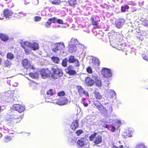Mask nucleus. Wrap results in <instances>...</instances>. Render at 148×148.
Here are the masks:
<instances>
[{
  "label": "nucleus",
  "mask_w": 148,
  "mask_h": 148,
  "mask_svg": "<svg viewBox=\"0 0 148 148\" xmlns=\"http://www.w3.org/2000/svg\"><path fill=\"white\" fill-rule=\"evenodd\" d=\"M11 115L13 118L7 117L6 119L7 124L9 126H12L19 122L22 119L23 115L17 113L15 112H11Z\"/></svg>",
  "instance_id": "nucleus-1"
},
{
  "label": "nucleus",
  "mask_w": 148,
  "mask_h": 148,
  "mask_svg": "<svg viewBox=\"0 0 148 148\" xmlns=\"http://www.w3.org/2000/svg\"><path fill=\"white\" fill-rule=\"evenodd\" d=\"M51 77L54 79L60 78L63 74L61 69L56 66H53L51 68Z\"/></svg>",
  "instance_id": "nucleus-2"
},
{
  "label": "nucleus",
  "mask_w": 148,
  "mask_h": 148,
  "mask_svg": "<svg viewBox=\"0 0 148 148\" xmlns=\"http://www.w3.org/2000/svg\"><path fill=\"white\" fill-rule=\"evenodd\" d=\"M110 44L112 47L118 50H124V46L123 45L121 44L119 41H112L110 42Z\"/></svg>",
  "instance_id": "nucleus-3"
},
{
  "label": "nucleus",
  "mask_w": 148,
  "mask_h": 148,
  "mask_svg": "<svg viewBox=\"0 0 148 148\" xmlns=\"http://www.w3.org/2000/svg\"><path fill=\"white\" fill-rule=\"evenodd\" d=\"M90 21L91 22L92 25L94 26L92 30L93 32L94 29H100L101 28V27L99 25L98 21L96 20V17L95 16H92L90 18Z\"/></svg>",
  "instance_id": "nucleus-4"
},
{
  "label": "nucleus",
  "mask_w": 148,
  "mask_h": 148,
  "mask_svg": "<svg viewBox=\"0 0 148 148\" xmlns=\"http://www.w3.org/2000/svg\"><path fill=\"white\" fill-rule=\"evenodd\" d=\"M101 73L103 76L107 78L111 77L112 75L111 70L106 68L102 69Z\"/></svg>",
  "instance_id": "nucleus-5"
},
{
  "label": "nucleus",
  "mask_w": 148,
  "mask_h": 148,
  "mask_svg": "<svg viewBox=\"0 0 148 148\" xmlns=\"http://www.w3.org/2000/svg\"><path fill=\"white\" fill-rule=\"evenodd\" d=\"M51 71L48 69H42L40 71V74L42 78H46L48 77H51Z\"/></svg>",
  "instance_id": "nucleus-6"
},
{
  "label": "nucleus",
  "mask_w": 148,
  "mask_h": 148,
  "mask_svg": "<svg viewBox=\"0 0 148 148\" xmlns=\"http://www.w3.org/2000/svg\"><path fill=\"white\" fill-rule=\"evenodd\" d=\"M73 69V65H69L65 70L66 73L70 75H74L76 74L77 72L75 70Z\"/></svg>",
  "instance_id": "nucleus-7"
},
{
  "label": "nucleus",
  "mask_w": 148,
  "mask_h": 148,
  "mask_svg": "<svg viewBox=\"0 0 148 148\" xmlns=\"http://www.w3.org/2000/svg\"><path fill=\"white\" fill-rule=\"evenodd\" d=\"M69 63H73L75 62V66L78 67L80 65V63L78 59H76L75 57L73 55H71L69 56L68 60Z\"/></svg>",
  "instance_id": "nucleus-8"
},
{
  "label": "nucleus",
  "mask_w": 148,
  "mask_h": 148,
  "mask_svg": "<svg viewBox=\"0 0 148 148\" xmlns=\"http://www.w3.org/2000/svg\"><path fill=\"white\" fill-rule=\"evenodd\" d=\"M3 15L6 18H10L12 17L13 13L9 9H5L3 12Z\"/></svg>",
  "instance_id": "nucleus-9"
},
{
  "label": "nucleus",
  "mask_w": 148,
  "mask_h": 148,
  "mask_svg": "<svg viewBox=\"0 0 148 148\" xmlns=\"http://www.w3.org/2000/svg\"><path fill=\"white\" fill-rule=\"evenodd\" d=\"M13 108L15 110L17 111L18 112H16L17 113H19L20 114H21V113L23 112L25 110V108L23 106L18 104H16L14 105ZM13 112H15V111H13Z\"/></svg>",
  "instance_id": "nucleus-10"
},
{
  "label": "nucleus",
  "mask_w": 148,
  "mask_h": 148,
  "mask_svg": "<svg viewBox=\"0 0 148 148\" xmlns=\"http://www.w3.org/2000/svg\"><path fill=\"white\" fill-rule=\"evenodd\" d=\"M77 88L78 90V93L81 96L82 95L84 94L86 97H89L88 92L87 91H85L81 86H77Z\"/></svg>",
  "instance_id": "nucleus-11"
},
{
  "label": "nucleus",
  "mask_w": 148,
  "mask_h": 148,
  "mask_svg": "<svg viewBox=\"0 0 148 148\" xmlns=\"http://www.w3.org/2000/svg\"><path fill=\"white\" fill-rule=\"evenodd\" d=\"M68 101L66 97H61L57 99L56 103L59 105H63L67 104Z\"/></svg>",
  "instance_id": "nucleus-12"
},
{
  "label": "nucleus",
  "mask_w": 148,
  "mask_h": 148,
  "mask_svg": "<svg viewBox=\"0 0 148 148\" xmlns=\"http://www.w3.org/2000/svg\"><path fill=\"white\" fill-rule=\"evenodd\" d=\"M21 46L24 49L25 53L27 54L29 53L28 49L27 48L29 46L30 43L26 41L22 42L21 44Z\"/></svg>",
  "instance_id": "nucleus-13"
},
{
  "label": "nucleus",
  "mask_w": 148,
  "mask_h": 148,
  "mask_svg": "<svg viewBox=\"0 0 148 148\" xmlns=\"http://www.w3.org/2000/svg\"><path fill=\"white\" fill-rule=\"evenodd\" d=\"M85 82L87 86H92L95 83L94 80L88 76L85 78Z\"/></svg>",
  "instance_id": "nucleus-14"
},
{
  "label": "nucleus",
  "mask_w": 148,
  "mask_h": 148,
  "mask_svg": "<svg viewBox=\"0 0 148 148\" xmlns=\"http://www.w3.org/2000/svg\"><path fill=\"white\" fill-rule=\"evenodd\" d=\"M12 65V63L9 60L7 59L4 61L3 64L2 66L3 69H9Z\"/></svg>",
  "instance_id": "nucleus-15"
},
{
  "label": "nucleus",
  "mask_w": 148,
  "mask_h": 148,
  "mask_svg": "<svg viewBox=\"0 0 148 148\" xmlns=\"http://www.w3.org/2000/svg\"><path fill=\"white\" fill-rule=\"evenodd\" d=\"M78 120L73 121L70 125V128L74 131L79 127Z\"/></svg>",
  "instance_id": "nucleus-16"
},
{
  "label": "nucleus",
  "mask_w": 148,
  "mask_h": 148,
  "mask_svg": "<svg viewBox=\"0 0 148 148\" xmlns=\"http://www.w3.org/2000/svg\"><path fill=\"white\" fill-rule=\"evenodd\" d=\"M22 64L25 68L28 69L31 66L30 63L27 59H23L22 62Z\"/></svg>",
  "instance_id": "nucleus-17"
},
{
  "label": "nucleus",
  "mask_w": 148,
  "mask_h": 148,
  "mask_svg": "<svg viewBox=\"0 0 148 148\" xmlns=\"http://www.w3.org/2000/svg\"><path fill=\"white\" fill-rule=\"evenodd\" d=\"M0 38L1 40L4 42H6L9 39L8 35L5 34L0 33Z\"/></svg>",
  "instance_id": "nucleus-18"
},
{
  "label": "nucleus",
  "mask_w": 148,
  "mask_h": 148,
  "mask_svg": "<svg viewBox=\"0 0 148 148\" xmlns=\"http://www.w3.org/2000/svg\"><path fill=\"white\" fill-rule=\"evenodd\" d=\"M102 141V137L101 136L99 135L95 138L94 143L95 145H97L100 143Z\"/></svg>",
  "instance_id": "nucleus-19"
},
{
  "label": "nucleus",
  "mask_w": 148,
  "mask_h": 148,
  "mask_svg": "<svg viewBox=\"0 0 148 148\" xmlns=\"http://www.w3.org/2000/svg\"><path fill=\"white\" fill-rule=\"evenodd\" d=\"M69 51L72 53L76 52V47L75 45L74 44L70 45H69Z\"/></svg>",
  "instance_id": "nucleus-20"
},
{
  "label": "nucleus",
  "mask_w": 148,
  "mask_h": 148,
  "mask_svg": "<svg viewBox=\"0 0 148 148\" xmlns=\"http://www.w3.org/2000/svg\"><path fill=\"white\" fill-rule=\"evenodd\" d=\"M55 45L59 50H62L65 47L64 43L61 42L56 43Z\"/></svg>",
  "instance_id": "nucleus-21"
},
{
  "label": "nucleus",
  "mask_w": 148,
  "mask_h": 148,
  "mask_svg": "<svg viewBox=\"0 0 148 148\" xmlns=\"http://www.w3.org/2000/svg\"><path fill=\"white\" fill-rule=\"evenodd\" d=\"M97 108L101 114H104L107 112L106 109L101 104L99 105Z\"/></svg>",
  "instance_id": "nucleus-22"
},
{
  "label": "nucleus",
  "mask_w": 148,
  "mask_h": 148,
  "mask_svg": "<svg viewBox=\"0 0 148 148\" xmlns=\"http://www.w3.org/2000/svg\"><path fill=\"white\" fill-rule=\"evenodd\" d=\"M29 47L34 50H36L39 48L38 45L36 43L30 44Z\"/></svg>",
  "instance_id": "nucleus-23"
},
{
  "label": "nucleus",
  "mask_w": 148,
  "mask_h": 148,
  "mask_svg": "<svg viewBox=\"0 0 148 148\" xmlns=\"http://www.w3.org/2000/svg\"><path fill=\"white\" fill-rule=\"evenodd\" d=\"M93 94L96 99L99 100L102 98V95L99 92H93Z\"/></svg>",
  "instance_id": "nucleus-24"
},
{
  "label": "nucleus",
  "mask_w": 148,
  "mask_h": 148,
  "mask_svg": "<svg viewBox=\"0 0 148 148\" xmlns=\"http://www.w3.org/2000/svg\"><path fill=\"white\" fill-rule=\"evenodd\" d=\"M52 61L55 63L58 64L60 61V59L57 57L53 56L51 58Z\"/></svg>",
  "instance_id": "nucleus-25"
},
{
  "label": "nucleus",
  "mask_w": 148,
  "mask_h": 148,
  "mask_svg": "<svg viewBox=\"0 0 148 148\" xmlns=\"http://www.w3.org/2000/svg\"><path fill=\"white\" fill-rule=\"evenodd\" d=\"M51 3L54 5H59L61 3V0H49Z\"/></svg>",
  "instance_id": "nucleus-26"
},
{
  "label": "nucleus",
  "mask_w": 148,
  "mask_h": 148,
  "mask_svg": "<svg viewBox=\"0 0 148 148\" xmlns=\"http://www.w3.org/2000/svg\"><path fill=\"white\" fill-rule=\"evenodd\" d=\"M116 27L119 28H120L123 25V23L121 20H118L116 23Z\"/></svg>",
  "instance_id": "nucleus-27"
},
{
  "label": "nucleus",
  "mask_w": 148,
  "mask_h": 148,
  "mask_svg": "<svg viewBox=\"0 0 148 148\" xmlns=\"http://www.w3.org/2000/svg\"><path fill=\"white\" fill-rule=\"evenodd\" d=\"M6 57L7 59L11 60H13L14 58V56L13 54L10 52L7 53Z\"/></svg>",
  "instance_id": "nucleus-28"
},
{
  "label": "nucleus",
  "mask_w": 148,
  "mask_h": 148,
  "mask_svg": "<svg viewBox=\"0 0 148 148\" xmlns=\"http://www.w3.org/2000/svg\"><path fill=\"white\" fill-rule=\"evenodd\" d=\"M68 2L71 6H74L76 3V0H69Z\"/></svg>",
  "instance_id": "nucleus-29"
},
{
  "label": "nucleus",
  "mask_w": 148,
  "mask_h": 148,
  "mask_svg": "<svg viewBox=\"0 0 148 148\" xmlns=\"http://www.w3.org/2000/svg\"><path fill=\"white\" fill-rule=\"evenodd\" d=\"M54 94L55 92L52 89H49L46 92L47 95H50L51 96H53L54 95Z\"/></svg>",
  "instance_id": "nucleus-30"
},
{
  "label": "nucleus",
  "mask_w": 148,
  "mask_h": 148,
  "mask_svg": "<svg viewBox=\"0 0 148 148\" xmlns=\"http://www.w3.org/2000/svg\"><path fill=\"white\" fill-rule=\"evenodd\" d=\"M68 62V60L67 58H64L62 60V64L63 66L65 67L67 66V63Z\"/></svg>",
  "instance_id": "nucleus-31"
},
{
  "label": "nucleus",
  "mask_w": 148,
  "mask_h": 148,
  "mask_svg": "<svg viewBox=\"0 0 148 148\" xmlns=\"http://www.w3.org/2000/svg\"><path fill=\"white\" fill-rule=\"evenodd\" d=\"M12 137L11 136H6L4 137V141L5 142H7L11 141Z\"/></svg>",
  "instance_id": "nucleus-32"
},
{
  "label": "nucleus",
  "mask_w": 148,
  "mask_h": 148,
  "mask_svg": "<svg viewBox=\"0 0 148 148\" xmlns=\"http://www.w3.org/2000/svg\"><path fill=\"white\" fill-rule=\"evenodd\" d=\"M129 7V6L127 5H125L124 6H123L121 7V11L122 12H124L125 11L126 9H128Z\"/></svg>",
  "instance_id": "nucleus-33"
},
{
  "label": "nucleus",
  "mask_w": 148,
  "mask_h": 148,
  "mask_svg": "<svg viewBox=\"0 0 148 148\" xmlns=\"http://www.w3.org/2000/svg\"><path fill=\"white\" fill-rule=\"evenodd\" d=\"M95 84L97 86L100 87L101 85V80L99 79H97L95 81Z\"/></svg>",
  "instance_id": "nucleus-34"
},
{
  "label": "nucleus",
  "mask_w": 148,
  "mask_h": 148,
  "mask_svg": "<svg viewBox=\"0 0 148 148\" xmlns=\"http://www.w3.org/2000/svg\"><path fill=\"white\" fill-rule=\"evenodd\" d=\"M65 95L66 93L64 91H60L57 93V95L60 97L64 96Z\"/></svg>",
  "instance_id": "nucleus-35"
},
{
  "label": "nucleus",
  "mask_w": 148,
  "mask_h": 148,
  "mask_svg": "<svg viewBox=\"0 0 148 148\" xmlns=\"http://www.w3.org/2000/svg\"><path fill=\"white\" fill-rule=\"evenodd\" d=\"M97 133H94L91 134L89 137V139L90 141H92L94 138L96 136Z\"/></svg>",
  "instance_id": "nucleus-36"
},
{
  "label": "nucleus",
  "mask_w": 148,
  "mask_h": 148,
  "mask_svg": "<svg viewBox=\"0 0 148 148\" xmlns=\"http://www.w3.org/2000/svg\"><path fill=\"white\" fill-rule=\"evenodd\" d=\"M77 144L81 147H83L84 145V144L83 141L81 140H79L77 142Z\"/></svg>",
  "instance_id": "nucleus-37"
},
{
  "label": "nucleus",
  "mask_w": 148,
  "mask_h": 148,
  "mask_svg": "<svg viewBox=\"0 0 148 148\" xmlns=\"http://www.w3.org/2000/svg\"><path fill=\"white\" fill-rule=\"evenodd\" d=\"M29 75L31 77L35 78L36 77V76L38 75V74L36 73H30L29 74Z\"/></svg>",
  "instance_id": "nucleus-38"
},
{
  "label": "nucleus",
  "mask_w": 148,
  "mask_h": 148,
  "mask_svg": "<svg viewBox=\"0 0 148 148\" xmlns=\"http://www.w3.org/2000/svg\"><path fill=\"white\" fill-rule=\"evenodd\" d=\"M142 25L147 27H148V21L147 20H144L142 21Z\"/></svg>",
  "instance_id": "nucleus-39"
},
{
  "label": "nucleus",
  "mask_w": 148,
  "mask_h": 148,
  "mask_svg": "<svg viewBox=\"0 0 148 148\" xmlns=\"http://www.w3.org/2000/svg\"><path fill=\"white\" fill-rule=\"evenodd\" d=\"M135 148H146V147L144 144H140L137 145Z\"/></svg>",
  "instance_id": "nucleus-40"
},
{
  "label": "nucleus",
  "mask_w": 148,
  "mask_h": 148,
  "mask_svg": "<svg viewBox=\"0 0 148 148\" xmlns=\"http://www.w3.org/2000/svg\"><path fill=\"white\" fill-rule=\"evenodd\" d=\"M83 131L81 129L78 130L75 132V133L77 136H79L81 134L83 133Z\"/></svg>",
  "instance_id": "nucleus-41"
},
{
  "label": "nucleus",
  "mask_w": 148,
  "mask_h": 148,
  "mask_svg": "<svg viewBox=\"0 0 148 148\" xmlns=\"http://www.w3.org/2000/svg\"><path fill=\"white\" fill-rule=\"evenodd\" d=\"M56 21V18L54 17L51 18H50L48 19V21H51V22L53 23H55Z\"/></svg>",
  "instance_id": "nucleus-42"
},
{
  "label": "nucleus",
  "mask_w": 148,
  "mask_h": 148,
  "mask_svg": "<svg viewBox=\"0 0 148 148\" xmlns=\"http://www.w3.org/2000/svg\"><path fill=\"white\" fill-rule=\"evenodd\" d=\"M86 71L89 73L91 74L92 73V70L90 66H88L87 68Z\"/></svg>",
  "instance_id": "nucleus-43"
},
{
  "label": "nucleus",
  "mask_w": 148,
  "mask_h": 148,
  "mask_svg": "<svg viewBox=\"0 0 148 148\" xmlns=\"http://www.w3.org/2000/svg\"><path fill=\"white\" fill-rule=\"evenodd\" d=\"M94 103L95 106L97 108L99 105H101V103L99 101L97 100H95L94 101Z\"/></svg>",
  "instance_id": "nucleus-44"
},
{
  "label": "nucleus",
  "mask_w": 148,
  "mask_h": 148,
  "mask_svg": "<svg viewBox=\"0 0 148 148\" xmlns=\"http://www.w3.org/2000/svg\"><path fill=\"white\" fill-rule=\"evenodd\" d=\"M41 18L39 16H36L34 17V20L35 21H40Z\"/></svg>",
  "instance_id": "nucleus-45"
},
{
  "label": "nucleus",
  "mask_w": 148,
  "mask_h": 148,
  "mask_svg": "<svg viewBox=\"0 0 148 148\" xmlns=\"http://www.w3.org/2000/svg\"><path fill=\"white\" fill-rule=\"evenodd\" d=\"M51 24V21H48L46 22L45 24V26L47 27H49Z\"/></svg>",
  "instance_id": "nucleus-46"
},
{
  "label": "nucleus",
  "mask_w": 148,
  "mask_h": 148,
  "mask_svg": "<svg viewBox=\"0 0 148 148\" xmlns=\"http://www.w3.org/2000/svg\"><path fill=\"white\" fill-rule=\"evenodd\" d=\"M56 22L59 24H63V20L60 19H58L57 20H56Z\"/></svg>",
  "instance_id": "nucleus-47"
},
{
  "label": "nucleus",
  "mask_w": 148,
  "mask_h": 148,
  "mask_svg": "<svg viewBox=\"0 0 148 148\" xmlns=\"http://www.w3.org/2000/svg\"><path fill=\"white\" fill-rule=\"evenodd\" d=\"M52 51L53 52H56L59 50H58V48H56V47L55 45V47L52 48Z\"/></svg>",
  "instance_id": "nucleus-48"
},
{
  "label": "nucleus",
  "mask_w": 148,
  "mask_h": 148,
  "mask_svg": "<svg viewBox=\"0 0 148 148\" xmlns=\"http://www.w3.org/2000/svg\"><path fill=\"white\" fill-rule=\"evenodd\" d=\"M110 94H112V97H113V96H115L116 94V93L113 90H111V91H110Z\"/></svg>",
  "instance_id": "nucleus-49"
},
{
  "label": "nucleus",
  "mask_w": 148,
  "mask_h": 148,
  "mask_svg": "<svg viewBox=\"0 0 148 148\" xmlns=\"http://www.w3.org/2000/svg\"><path fill=\"white\" fill-rule=\"evenodd\" d=\"M110 127L111 128V130L112 131V132H114L115 131V128L112 125H111L110 126Z\"/></svg>",
  "instance_id": "nucleus-50"
},
{
  "label": "nucleus",
  "mask_w": 148,
  "mask_h": 148,
  "mask_svg": "<svg viewBox=\"0 0 148 148\" xmlns=\"http://www.w3.org/2000/svg\"><path fill=\"white\" fill-rule=\"evenodd\" d=\"M81 102L83 104L84 106L85 107H87L88 106V103H87L85 102V101Z\"/></svg>",
  "instance_id": "nucleus-51"
},
{
  "label": "nucleus",
  "mask_w": 148,
  "mask_h": 148,
  "mask_svg": "<svg viewBox=\"0 0 148 148\" xmlns=\"http://www.w3.org/2000/svg\"><path fill=\"white\" fill-rule=\"evenodd\" d=\"M76 41H77V39H75L74 38H72L71 39V42H75Z\"/></svg>",
  "instance_id": "nucleus-52"
},
{
  "label": "nucleus",
  "mask_w": 148,
  "mask_h": 148,
  "mask_svg": "<svg viewBox=\"0 0 148 148\" xmlns=\"http://www.w3.org/2000/svg\"><path fill=\"white\" fill-rule=\"evenodd\" d=\"M18 84L17 82H14L12 84V86L14 87H16L18 86Z\"/></svg>",
  "instance_id": "nucleus-53"
},
{
  "label": "nucleus",
  "mask_w": 148,
  "mask_h": 148,
  "mask_svg": "<svg viewBox=\"0 0 148 148\" xmlns=\"http://www.w3.org/2000/svg\"><path fill=\"white\" fill-rule=\"evenodd\" d=\"M143 58L144 60L148 61V57L147 56H143Z\"/></svg>",
  "instance_id": "nucleus-54"
},
{
  "label": "nucleus",
  "mask_w": 148,
  "mask_h": 148,
  "mask_svg": "<svg viewBox=\"0 0 148 148\" xmlns=\"http://www.w3.org/2000/svg\"><path fill=\"white\" fill-rule=\"evenodd\" d=\"M5 1H7V3L8 4L9 3L12 2V0H5Z\"/></svg>",
  "instance_id": "nucleus-55"
},
{
  "label": "nucleus",
  "mask_w": 148,
  "mask_h": 148,
  "mask_svg": "<svg viewBox=\"0 0 148 148\" xmlns=\"http://www.w3.org/2000/svg\"><path fill=\"white\" fill-rule=\"evenodd\" d=\"M109 127V126L108 124H106L105 125V128H108Z\"/></svg>",
  "instance_id": "nucleus-56"
},
{
  "label": "nucleus",
  "mask_w": 148,
  "mask_h": 148,
  "mask_svg": "<svg viewBox=\"0 0 148 148\" xmlns=\"http://www.w3.org/2000/svg\"><path fill=\"white\" fill-rule=\"evenodd\" d=\"M86 100V99L85 98H83L82 99V101L81 102H84Z\"/></svg>",
  "instance_id": "nucleus-57"
},
{
  "label": "nucleus",
  "mask_w": 148,
  "mask_h": 148,
  "mask_svg": "<svg viewBox=\"0 0 148 148\" xmlns=\"http://www.w3.org/2000/svg\"><path fill=\"white\" fill-rule=\"evenodd\" d=\"M2 62V58H1L0 57V64H1V63Z\"/></svg>",
  "instance_id": "nucleus-58"
},
{
  "label": "nucleus",
  "mask_w": 148,
  "mask_h": 148,
  "mask_svg": "<svg viewBox=\"0 0 148 148\" xmlns=\"http://www.w3.org/2000/svg\"><path fill=\"white\" fill-rule=\"evenodd\" d=\"M119 148H123V145H120V146H119Z\"/></svg>",
  "instance_id": "nucleus-59"
},
{
  "label": "nucleus",
  "mask_w": 148,
  "mask_h": 148,
  "mask_svg": "<svg viewBox=\"0 0 148 148\" xmlns=\"http://www.w3.org/2000/svg\"><path fill=\"white\" fill-rule=\"evenodd\" d=\"M111 148H119V147H116L115 146H113Z\"/></svg>",
  "instance_id": "nucleus-60"
},
{
  "label": "nucleus",
  "mask_w": 148,
  "mask_h": 148,
  "mask_svg": "<svg viewBox=\"0 0 148 148\" xmlns=\"http://www.w3.org/2000/svg\"><path fill=\"white\" fill-rule=\"evenodd\" d=\"M147 90H148V88H147Z\"/></svg>",
  "instance_id": "nucleus-61"
}]
</instances>
